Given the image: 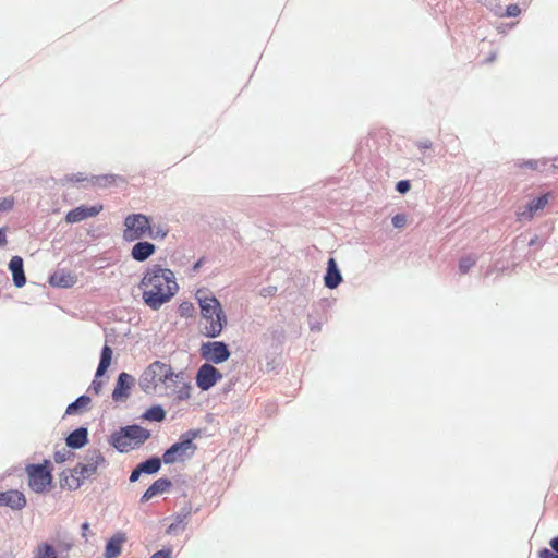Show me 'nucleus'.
I'll return each mask as SVG.
<instances>
[{
	"mask_svg": "<svg viewBox=\"0 0 558 558\" xmlns=\"http://www.w3.org/2000/svg\"><path fill=\"white\" fill-rule=\"evenodd\" d=\"M140 289L144 303L156 311L175 295L179 284L170 269L153 265L144 272Z\"/></svg>",
	"mask_w": 558,
	"mask_h": 558,
	"instance_id": "obj_1",
	"label": "nucleus"
},
{
	"mask_svg": "<svg viewBox=\"0 0 558 558\" xmlns=\"http://www.w3.org/2000/svg\"><path fill=\"white\" fill-rule=\"evenodd\" d=\"M180 378V374L173 372L170 364L155 361L142 373L138 385L147 395L169 396L173 383Z\"/></svg>",
	"mask_w": 558,
	"mask_h": 558,
	"instance_id": "obj_2",
	"label": "nucleus"
},
{
	"mask_svg": "<svg viewBox=\"0 0 558 558\" xmlns=\"http://www.w3.org/2000/svg\"><path fill=\"white\" fill-rule=\"evenodd\" d=\"M196 299L201 308V332L208 338L220 336L228 324V318L219 300L202 291H197Z\"/></svg>",
	"mask_w": 558,
	"mask_h": 558,
	"instance_id": "obj_3",
	"label": "nucleus"
},
{
	"mask_svg": "<svg viewBox=\"0 0 558 558\" xmlns=\"http://www.w3.org/2000/svg\"><path fill=\"white\" fill-rule=\"evenodd\" d=\"M168 231L158 229L156 232L151 228L150 219L143 214H131L124 219L123 240L135 242L145 238L163 239Z\"/></svg>",
	"mask_w": 558,
	"mask_h": 558,
	"instance_id": "obj_4",
	"label": "nucleus"
},
{
	"mask_svg": "<svg viewBox=\"0 0 558 558\" xmlns=\"http://www.w3.org/2000/svg\"><path fill=\"white\" fill-rule=\"evenodd\" d=\"M150 437V432L138 425L120 428L111 435V445L120 452H129L142 446Z\"/></svg>",
	"mask_w": 558,
	"mask_h": 558,
	"instance_id": "obj_5",
	"label": "nucleus"
},
{
	"mask_svg": "<svg viewBox=\"0 0 558 558\" xmlns=\"http://www.w3.org/2000/svg\"><path fill=\"white\" fill-rule=\"evenodd\" d=\"M199 435V430H189L181 435L180 440L166 450L162 456V461L166 464H172L177 461H184L185 459L191 458L197 449L193 440Z\"/></svg>",
	"mask_w": 558,
	"mask_h": 558,
	"instance_id": "obj_6",
	"label": "nucleus"
},
{
	"mask_svg": "<svg viewBox=\"0 0 558 558\" xmlns=\"http://www.w3.org/2000/svg\"><path fill=\"white\" fill-rule=\"evenodd\" d=\"M25 472L31 490L37 494L49 490L53 478L51 462L49 460H45L41 464H27Z\"/></svg>",
	"mask_w": 558,
	"mask_h": 558,
	"instance_id": "obj_7",
	"label": "nucleus"
},
{
	"mask_svg": "<svg viewBox=\"0 0 558 558\" xmlns=\"http://www.w3.org/2000/svg\"><path fill=\"white\" fill-rule=\"evenodd\" d=\"M199 352L204 360L215 364L226 362L231 355L227 344L221 341L203 343Z\"/></svg>",
	"mask_w": 558,
	"mask_h": 558,
	"instance_id": "obj_8",
	"label": "nucleus"
},
{
	"mask_svg": "<svg viewBox=\"0 0 558 558\" xmlns=\"http://www.w3.org/2000/svg\"><path fill=\"white\" fill-rule=\"evenodd\" d=\"M551 198L550 193H545L532 201L524 206H520L517 210V217L519 221H530L541 210L545 208Z\"/></svg>",
	"mask_w": 558,
	"mask_h": 558,
	"instance_id": "obj_9",
	"label": "nucleus"
},
{
	"mask_svg": "<svg viewBox=\"0 0 558 558\" xmlns=\"http://www.w3.org/2000/svg\"><path fill=\"white\" fill-rule=\"evenodd\" d=\"M221 378L222 374L215 366L205 363L197 371L196 385L201 390L206 391L214 387Z\"/></svg>",
	"mask_w": 558,
	"mask_h": 558,
	"instance_id": "obj_10",
	"label": "nucleus"
},
{
	"mask_svg": "<svg viewBox=\"0 0 558 558\" xmlns=\"http://www.w3.org/2000/svg\"><path fill=\"white\" fill-rule=\"evenodd\" d=\"M105 463V458L99 451H94L85 458L83 463H80L75 468L81 474V478H89L96 474L98 468Z\"/></svg>",
	"mask_w": 558,
	"mask_h": 558,
	"instance_id": "obj_11",
	"label": "nucleus"
},
{
	"mask_svg": "<svg viewBox=\"0 0 558 558\" xmlns=\"http://www.w3.org/2000/svg\"><path fill=\"white\" fill-rule=\"evenodd\" d=\"M26 506L25 495L16 489L0 492V507H9L12 510H22Z\"/></svg>",
	"mask_w": 558,
	"mask_h": 558,
	"instance_id": "obj_12",
	"label": "nucleus"
},
{
	"mask_svg": "<svg viewBox=\"0 0 558 558\" xmlns=\"http://www.w3.org/2000/svg\"><path fill=\"white\" fill-rule=\"evenodd\" d=\"M101 209H102L101 205L90 206V207L80 206V207H76V208L70 210L65 216V220L69 223H76V222L85 220L89 217L97 216L101 211Z\"/></svg>",
	"mask_w": 558,
	"mask_h": 558,
	"instance_id": "obj_13",
	"label": "nucleus"
},
{
	"mask_svg": "<svg viewBox=\"0 0 558 558\" xmlns=\"http://www.w3.org/2000/svg\"><path fill=\"white\" fill-rule=\"evenodd\" d=\"M134 383V378L128 373H121L118 377V381L116 388L112 392V398L116 401H119L123 398L129 397V391Z\"/></svg>",
	"mask_w": 558,
	"mask_h": 558,
	"instance_id": "obj_14",
	"label": "nucleus"
},
{
	"mask_svg": "<svg viewBox=\"0 0 558 558\" xmlns=\"http://www.w3.org/2000/svg\"><path fill=\"white\" fill-rule=\"evenodd\" d=\"M156 252V246L147 241H138L131 250V256L136 262L147 260Z\"/></svg>",
	"mask_w": 558,
	"mask_h": 558,
	"instance_id": "obj_15",
	"label": "nucleus"
},
{
	"mask_svg": "<svg viewBox=\"0 0 558 558\" xmlns=\"http://www.w3.org/2000/svg\"><path fill=\"white\" fill-rule=\"evenodd\" d=\"M342 281V276L337 267L335 258H329L324 277V283L329 289H336Z\"/></svg>",
	"mask_w": 558,
	"mask_h": 558,
	"instance_id": "obj_16",
	"label": "nucleus"
},
{
	"mask_svg": "<svg viewBox=\"0 0 558 558\" xmlns=\"http://www.w3.org/2000/svg\"><path fill=\"white\" fill-rule=\"evenodd\" d=\"M126 537L123 533L114 534L106 544L105 558H117L121 555L122 545L125 543Z\"/></svg>",
	"mask_w": 558,
	"mask_h": 558,
	"instance_id": "obj_17",
	"label": "nucleus"
},
{
	"mask_svg": "<svg viewBox=\"0 0 558 558\" xmlns=\"http://www.w3.org/2000/svg\"><path fill=\"white\" fill-rule=\"evenodd\" d=\"M171 481L168 478L156 480L141 497V502H147L154 496L167 492L171 487Z\"/></svg>",
	"mask_w": 558,
	"mask_h": 558,
	"instance_id": "obj_18",
	"label": "nucleus"
},
{
	"mask_svg": "<svg viewBox=\"0 0 558 558\" xmlns=\"http://www.w3.org/2000/svg\"><path fill=\"white\" fill-rule=\"evenodd\" d=\"M9 269L12 272L15 287L22 288L26 282L23 269V259L20 256H13L9 263Z\"/></svg>",
	"mask_w": 558,
	"mask_h": 558,
	"instance_id": "obj_19",
	"label": "nucleus"
},
{
	"mask_svg": "<svg viewBox=\"0 0 558 558\" xmlns=\"http://www.w3.org/2000/svg\"><path fill=\"white\" fill-rule=\"evenodd\" d=\"M192 386L189 383L182 380L180 376L173 386L170 388L169 396H173L177 401H184L191 398Z\"/></svg>",
	"mask_w": 558,
	"mask_h": 558,
	"instance_id": "obj_20",
	"label": "nucleus"
},
{
	"mask_svg": "<svg viewBox=\"0 0 558 558\" xmlns=\"http://www.w3.org/2000/svg\"><path fill=\"white\" fill-rule=\"evenodd\" d=\"M84 481V478H81L76 468L69 470V472H63L60 478L61 486L72 490L77 489Z\"/></svg>",
	"mask_w": 558,
	"mask_h": 558,
	"instance_id": "obj_21",
	"label": "nucleus"
},
{
	"mask_svg": "<svg viewBox=\"0 0 558 558\" xmlns=\"http://www.w3.org/2000/svg\"><path fill=\"white\" fill-rule=\"evenodd\" d=\"M87 442V429L77 428L66 437V446L70 448H82Z\"/></svg>",
	"mask_w": 558,
	"mask_h": 558,
	"instance_id": "obj_22",
	"label": "nucleus"
},
{
	"mask_svg": "<svg viewBox=\"0 0 558 558\" xmlns=\"http://www.w3.org/2000/svg\"><path fill=\"white\" fill-rule=\"evenodd\" d=\"M50 283L57 287L70 288L75 283V278L63 271L54 272L50 278Z\"/></svg>",
	"mask_w": 558,
	"mask_h": 558,
	"instance_id": "obj_23",
	"label": "nucleus"
},
{
	"mask_svg": "<svg viewBox=\"0 0 558 558\" xmlns=\"http://www.w3.org/2000/svg\"><path fill=\"white\" fill-rule=\"evenodd\" d=\"M112 349L109 345H105L101 350L100 362L96 372V376H102L111 364Z\"/></svg>",
	"mask_w": 558,
	"mask_h": 558,
	"instance_id": "obj_24",
	"label": "nucleus"
},
{
	"mask_svg": "<svg viewBox=\"0 0 558 558\" xmlns=\"http://www.w3.org/2000/svg\"><path fill=\"white\" fill-rule=\"evenodd\" d=\"M33 558H59L56 547L49 543H40L34 550Z\"/></svg>",
	"mask_w": 558,
	"mask_h": 558,
	"instance_id": "obj_25",
	"label": "nucleus"
},
{
	"mask_svg": "<svg viewBox=\"0 0 558 558\" xmlns=\"http://www.w3.org/2000/svg\"><path fill=\"white\" fill-rule=\"evenodd\" d=\"M166 412L160 405L150 407L143 415L145 420L161 422L165 420Z\"/></svg>",
	"mask_w": 558,
	"mask_h": 558,
	"instance_id": "obj_26",
	"label": "nucleus"
},
{
	"mask_svg": "<svg viewBox=\"0 0 558 558\" xmlns=\"http://www.w3.org/2000/svg\"><path fill=\"white\" fill-rule=\"evenodd\" d=\"M90 398L87 396L78 397L74 402L68 405L66 414H75L80 409H85L89 405Z\"/></svg>",
	"mask_w": 558,
	"mask_h": 558,
	"instance_id": "obj_27",
	"label": "nucleus"
},
{
	"mask_svg": "<svg viewBox=\"0 0 558 558\" xmlns=\"http://www.w3.org/2000/svg\"><path fill=\"white\" fill-rule=\"evenodd\" d=\"M138 465L143 473L154 474L159 471V469L161 466V461L159 458H150Z\"/></svg>",
	"mask_w": 558,
	"mask_h": 558,
	"instance_id": "obj_28",
	"label": "nucleus"
},
{
	"mask_svg": "<svg viewBox=\"0 0 558 558\" xmlns=\"http://www.w3.org/2000/svg\"><path fill=\"white\" fill-rule=\"evenodd\" d=\"M73 457H74V453L70 449V447L64 446L61 449L54 451L53 460L56 463H63Z\"/></svg>",
	"mask_w": 558,
	"mask_h": 558,
	"instance_id": "obj_29",
	"label": "nucleus"
},
{
	"mask_svg": "<svg viewBox=\"0 0 558 558\" xmlns=\"http://www.w3.org/2000/svg\"><path fill=\"white\" fill-rule=\"evenodd\" d=\"M476 264V257L474 255H466L459 260V270L462 275H465Z\"/></svg>",
	"mask_w": 558,
	"mask_h": 558,
	"instance_id": "obj_30",
	"label": "nucleus"
},
{
	"mask_svg": "<svg viewBox=\"0 0 558 558\" xmlns=\"http://www.w3.org/2000/svg\"><path fill=\"white\" fill-rule=\"evenodd\" d=\"M73 547V543L70 542V541H61L58 543L57 545V551H59L60 554H63V553H69Z\"/></svg>",
	"mask_w": 558,
	"mask_h": 558,
	"instance_id": "obj_31",
	"label": "nucleus"
},
{
	"mask_svg": "<svg viewBox=\"0 0 558 558\" xmlns=\"http://www.w3.org/2000/svg\"><path fill=\"white\" fill-rule=\"evenodd\" d=\"M521 13V9L518 4H510L506 9L505 15L508 17H514L518 16Z\"/></svg>",
	"mask_w": 558,
	"mask_h": 558,
	"instance_id": "obj_32",
	"label": "nucleus"
},
{
	"mask_svg": "<svg viewBox=\"0 0 558 558\" xmlns=\"http://www.w3.org/2000/svg\"><path fill=\"white\" fill-rule=\"evenodd\" d=\"M407 223V217L402 214H398L392 218V225L396 228H402Z\"/></svg>",
	"mask_w": 558,
	"mask_h": 558,
	"instance_id": "obj_33",
	"label": "nucleus"
},
{
	"mask_svg": "<svg viewBox=\"0 0 558 558\" xmlns=\"http://www.w3.org/2000/svg\"><path fill=\"white\" fill-rule=\"evenodd\" d=\"M14 201L13 198H3L0 201V213L10 210L13 207Z\"/></svg>",
	"mask_w": 558,
	"mask_h": 558,
	"instance_id": "obj_34",
	"label": "nucleus"
},
{
	"mask_svg": "<svg viewBox=\"0 0 558 558\" xmlns=\"http://www.w3.org/2000/svg\"><path fill=\"white\" fill-rule=\"evenodd\" d=\"M410 182L408 180H402L397 183V191L401 194L407 193L410 190Z\"/></svg>",
	"mask_w": 558,
	"mask_h": 558,
	"instance_id": "obj_35",
	"label": "nucleus"
},
{
	"mask_svg": "<svg viewBox=\"0 0 558 558\" xmlns=\"http://www.w3.org/2000/svg\"><path fill=\"white\" fill-rule=\"evenodd\" d=\"M171 549H161L156 551L150 558H171Z\"/></svg>",
	"mask_w": 558,
	"mask_h": 558,
	"instance_id": "obj_36",
	"label": "nucleus"
},
{
	"mask_svg": "<svg viewBox=\"0 0 558 558\" xmlns=\"http://www.w3.org/2000/svg\"><path fill=\"white\" fill-rule=\"evenodd\" d=\"M538 557L539 558H558V555L551 553L549 549L547 548H543L539 550L538 553Z\"/></svg>",
	"mask_w": 558,
	"mask_h": 558,
	"instance_id": "obj_37",
	"label": "nucleus"
},
{
	"mask_svg": "<svg viewBox=\"0 0 558 558\" xmlns=\"http://www.w3.org/2000/svg\"><path fill=\"white\" fill-rule=\"evenodd\" d=\"M519 167L520 168H530L532 170H535V169H537V161H535V160L524 161V162L519 163Z\"/></svg>",
	"mask_w": 558,
	"mask_h": 558,
	"instance_id": "obj_38",
	"label": "nucleus"
},
{
	"mask_svg": "<svg viewBox=\"0 0 558 558\" xmlns=\"http://www.w3.org/2000/svg\"><path fill=\"white\" fill-rule=\"evenodd\" d=\"M142 473L140 465H137L130 475V482H136Z\"/></svg>",
	"mask_w": 558,
	"mask_h": 558,
	"instance_id": "obj_39",
	"label": "nucleus"
},
{
	"mask_svg": "<svg viewBox=\"0 0 558 558\" xmlns=\"http://www.w3.org/2000/svg\"><path fill=\"white\" fill-rule=\"evenodd\" d=\"M191 310H192V304H190V303H182L180 305V311H181L182 315L187 314Z\"/></svg>",
	"mask_w": 558,
	"mask_h": 558,
	"instance_id": "obj_40",
	"label": "nucleus"
},
{
	"mask_svg": "<svg viewBox=\"0 0 558 558\" xmlns=\"http://www.w3.org/2000/svg\"><path fill=\"white\" fill-rule=\"evenodd\" d=\"M89 530V524L87 522H84L82 524V537L87 541V532Z\"/></svg>",
	"mask_w": 558,
	"mask_h": 558,
	"instance_id": "obj_41",
	"label": "nucleus"
},
{
	"mask_svg": "<svg viewBox=\"0 0 558 558\" xmlns=\"http://www.w3.org/2000/svg\"><path fill=\"white\" fill-rule=\"evenodd\" d=\"M550 547L556 551L558 553V536L553 538L550 542Z\"/></svg>",
	"mask_w": 558,
	"mask_h": 558,
	"instance_id": "obj_42",
	"label": "nucleus"
},
{
	"mask_svg": "<svg viewBox=\"0 0 558 558\" xmlns=\"http://www.w3.org/2000/svg\"><path fill=\"white\" fill-rule=\"evenodd\" d=\"M7 243V238L2 229H0V246Z\"/></svg>",
	"mask_w": 558,
	"mask_h": 558,
	"instance_id": "obj_43",
	"label": "nucleus"
},
{
	"mask_svg": "<svg viewBox=\"0 0 558 558\" xmlns=\"http://www.w3.org/2000/svg\"><path fill=\"white\" fill-rule=\"evenodd\" d=\"M93 385H94V389L96 390V392H98L100 389V383L94 381Z\"/></svg>",
	"mask_w": 558,
	"mask_h": 558,
	"instance_id": "obj_44",
	"label": "nucleus"
}]
</instances>
